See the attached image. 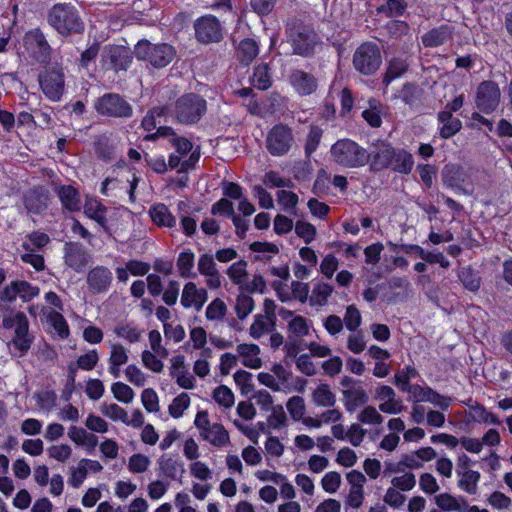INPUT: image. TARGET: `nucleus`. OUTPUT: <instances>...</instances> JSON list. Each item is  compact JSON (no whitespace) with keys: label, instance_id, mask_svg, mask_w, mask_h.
<instances>
[{"label":"nucleus","instance_id":"nucleus-40","mask_svg":"<svg viewBox=\"0 0 512 512\" xmlns=\"http://www.w3.org/2000/svg\"><path fill=\"white\" fill-rule=\"evenodd\" d=\"M199 157L200 153L198 151L191 152L188 158H185L175 152L169 157V166L171 168H178L179 172H184L194 167L195 163L199 160Z\"/></svg>","mask_w":512,"mask_h":512},{"label":"nucleus","instance_id":"nucleus-15","mask_svg":"<svg viewBox=\"0 0 512 512\" xmlns=\"http://www.w3.org/2000/svg\"><path fill=\"white\" fill-rule=\"evenodd\" d=\"M346 479L349 484L346 505L353 509H358L364 502V486L367 479L365 475L358 470H352L347 473Z\"/></svg>","mask_w":512,"mask_h":512},{"label":"nucleus","instance_id":"nucleus-32","mask_svg":"<svg viewBox=\"0 0 512 512\" xmlns=\"http://www.w3.org/2000/svg\"><path fill=\"white\" fill-rule=\"evenodd\" d=\"M439 132L442 138H450L458 133L462 128L461 121L453 117L448 110H443L438 114Z\"/></svg>","mask_w":512,"mask_h":512},{"label":"nucleus","instance_id":"nucleus-47","mask_svg":"<svg viewBox=\"0 0 512 512\" xmlns=\"http://www.w3.org/2000/svg\"><path fill=\"white\" fill-rule=\"evenodd\" d=\"M369 107L362 112L365 121L372 127H379L382 123L381 104L376 99H369Z\"/></svg>","mask_w":512,"mask_h":512},{"label":"nucleus","instance_id":"nucleus-19","mask_svg":"<svg viewBox=\"0 0 512 512\" xmlns=\"http://www.w3.org/2000/svg\"><path fill=\"white\" fill-rule=\"evenodd\" d=\"M29 312L33 316L43 314L60 338L65 339L69 336L68 324L60 312L56 310L46 311L43 307L39 308L38 306H31Z\"/></svg>","mask_w":512,"mask_h":512},{"label":"nucleus","instance_id":"nucleus-56","mask_svg":"<svg viewBox=\"0 0 512 512\" xmlns=\"http://www.w3.org/2000/svg\"><path fill=\"white\" fill-rule=\"evenodd\" d=\"M254 300L251 296L240 293L236 298L235 311L240 320L245 319L254 310Z\"/></svg>","mask_w":512,"mask_h":512},{"label":"nucleus","instance_id":"nucleus-18","mask_svg":"<svg viewBox=\"0 0 512 512\" xmlns=\"http://www.w3.org/2000/svg\"><path fill=\"white\" fill-rule=\"evenodd\" d=\"M289 83L294 91L301 96H308L317 89V79L302 70H295L289 75Z\"/></svg>","mask_w":512,"mask_h":512},{"label":"nucleus","instance_id":"nucleus-6","mask_svg":"<svg viewBox=\"0 0 512 512\" xmlns=\"http://www.w3.org/2000/svg\"><path fill=\"white\" fill-rule=\"evenodd\" d=\"M381 61L379 48L373 43L362 44L354 53V67L365 75H370L377 71Z\"/></svg>","mask_w":512,"mask_h":512},{"label":"nucleus","instance_id":"nucleus-3","mask_svg":"<svg viewBox=\"0 0 512 512\" xmlns=\"http://www.w3.org/2000/svg\"><path fill=\"white\" fill-rule=\"evenodd\" d=\"M135 55L138 59L148 61L156 68H163L174 59L175 50L166 43L152 44L147 40H142L135 47Z\"/></svg>","mask_w":512,"mask_h":512},{"label":"nucleus","instance_id":"nucleus-11","mask_svg":"<svg viewBox=\"0 0 512 512\" xmlns=\"http://www.w3.org/2000/svg\"><path fill=\"white\" fill-rule=\"evenodd\" d=\"M96 110L107 116L129 117L132 114L131 106L117 94H107L98 99Z\"/></svg>","mask_w":512,"mask_h":512},{"label":"nucleus","instance_id":"nucleus-46","mask_svg":"<svg viewBox=\"0 0 512 512\" xmlns=\"http://www.w3.org/2000/svg\"><path fill=\"white\" fill-rule=\"evenodd\" d=\"M450 38V31L447 26L433 29L423 36V44L429 47H435L444 44Z\"/></svg>","mask_w":512,"mask_h":512},{"label":"nucleus","instance_id":"nucleus-33","mask_svg":"<svg viewBox=\"0 0 512 512\" xmlns=\"http://www.w3.org/2000/svg\"><path fill=\"white\" fill-rule=\"evenodd\" d=\"M114 334L129 344H135L142 339L144 330L134 323H118L114 329Z\"/></svg>","mask_w":512,"mask_h":512},{"label":"nucleus","instance_id":"nucleus-14","mask_svg":"<svg viewBox=\"0 0 512 512\" xmlns=\"http://www.w3.org/2000/svg\"><path fill=\"white\" fill-rule=\"evenodd\" d=\"M197 39L202 43L218 42L222 38V27L214 16H203L195 23Z\"/></svg>","mask_w":512,"mask_h":512},{"label":"nucleus","instance_id":"nucleus-45","mask_svg":"<svg viewBox=\"0 0 512 512\" xmlns=\"http://www.w3.org/2000/svg\"><path fill=\"white\" fill-rule=\"evenodd\" d=\"M213 400L224 409H230L235 404V395L226 385H220L213 390Z\"/></svg>","mask_w":512,"mask_h":512},{"label":"nucleus","instance_id":"nucleus-1","mask_svg":"<svg viewBox=\"0 0 512 512\" xmlns=\"http://www.w3.org/2000/svg\"><path fill=\"white\" fill-rule=\"evenodd\" d=\"M332 159L340 166L359 168L370 159L367 150L351 139H340L331 147Z\"/></svg>","mask_w":512,"mask_h":512},{"label":"nucleus","instance_id":"nucleus-37","mask_svg":"<svg viewBox=\"0 0 512 512\" xmlns=\"http://www.w3.org/2000/svg\"><path fill=\"white\" fill-rule=\"evenodd\" d=\"M291 316V319L288 322V331L294 337H304L309 335L312 330L311 323L304 317L299 315H293L292 312L287 313Z\"/></svg>","mask_w":512,"mask_h":512},{"label":"nucleus","instance_id":"nucleus-10","mask_svg":"<svg viewBox=\"0 0 512 512\" xmlns=\"http://www.w3.org/2000/svg\"><path fill=\"white\" fill-rule=\"evenodd\" d=\"M408 394V400L413 403L428 402L442 410H447L451 404V399L440 395L428 386H420L417 384L409 388H405Z\"/></svg>","mask_w":512,"mask_h":512},{"label":"nucleus","instance_id":"nucleus-62","mask_svg":"<svg viewBox=\"0 0 512 512\" xmlns=\"http://www.w3.org/2000/svg\"><path fill=\"white\" fill-rule=\"evenodd\" d=\"M189 472L192 477L200 480V481H209L213 478V472L207 465V463L203 461H193L189 465Z\"/></svg>","mask_w":512,"mask_h":512},{"label":"nucleus","instance_id":"nucleus-31","mask_svg":"<svg viewBox=\"0 0 512 512\" xmlns=\"http://www.w3.org/2000/svg\"><path fill=\"white\" fill-rule=\"evenodd\" d=\"M436 506L445 512H461L465 508L466 499L444 492L434 497Z\"/></svg>","mask_w":512,"mask_h":512},{"label":"nucleus","instance_id":"nucleus-39","mask_svg":"<svg viewBox=\"0 0 512 512\" xmlns=\"http://www.w3.org/2000/svg\"><path fill=\"white\" fill-rule=\"evenodd\" d=\"M274 324V320L268 318V316L257 314L249 328V334L253 339H259L268 333L274 327Z\"/></svg>","mask_w":512,"mask_h":512},{"label":"nucleus","instance_id":"nucleus-55","mask_svg":"<svg viewBox=\"0 0 512 512\" xmlns=\"http://www.w3.org/2000/svg\"><path fill=\"white\" fill-rule=\"evenodd\" d=\"M227 312V306L223 300L216 298L206 307L205 316L209 321L222 320Z\"/></svg>","mask_w":512,"mask_h":512},{"label":"nucleus","instance_id":"nucleus-23","mask_svg":"<svg viewBox=\"0 0 512 512\" xmlns=\"http://www.w3.org/2000/svg\"><path fill=\"white\" fill-rule=\"evenodd\" d=\"M65 264L76 272L82 271L89 263V255L84 248L77 243L65 244Z\"/></svg>","mask_w":512,"mask_h":512},{"label":"nucleus","instance_id":"nucleus-60","mask_svg":"<svg viewBox=\"0 0 512 512\" xmlns=\"http://www.w3.org/2000/svg\"><path fill=\"white\" fill-rule=\"evenodd\" d=\"M246 266L245 261H237L228 267L227 275L234 284L239 286L244 284L247 275Z\"/></svg>","mask_w":512,"mask_h":512},{"label":"nucleus","instance_id":"nucleus-35","mask_svg":"<svg viewBox=\"0 0 512 512\" xmlns=\"http://www.w3.org/2000/svg\"><path fill=\"white\" fill-rule=\"evenodd\" d=\"M413 165L414 160L412 155L406 150L402 149L395 151L392 162L389 165V167H391L393 170L399 173L408 174L411 172Z\"/></svg>","mask_w":512,"mask_h":512},{"label":"nucleus","instance_id":"nucleus-51","mask_svg":"<svg viewBox=\"0 0 512 512\" xmlns=\"http://www.w3.org/2000/svg\"><path fill=\"white\" fill-rule=\"evenodd\" d=\"M271 74L266 64L255 67L252 83L260 90H265L271 86Z\"/></svg>","mask_w":512,"mask_h":512},{"label":"nucleus","instance_id":"nucleus-12","mask_svg":"<svg viewBox=\"0 0 512 512\" xmlns=\"http://www.w3.org/2000/svg\"><path fill=\"white\" fill-rule=\"evenodd\" d=\"M500 101V90L496 83L492 81L482 82L476 92V106L484 113L493 112Z\"/></svg>","mask_w":512,"mask_h":512},{"label":"nucleus","instance_id":"nucleus-52","mask_svg":"<svg viewBox=\"0 0 512 512\" xmlns=\"http://www.w3.org/2000/svg\"><path fill=\"white\" fill-rule=\"evenodd\" d=\"M111 393L114 398L124 404H129L133 401L135 393L133 389L126 383L115 382L111 385Z\"/></svg>","mask_w":512,"mask_h":512},{"label":"nucleus","instance_id":"nucleus-64","mask_svg":"<svg viewBox=\"0 0 512 512\" xmlns=\"http://www.w3.org/2000/svg\"><path fill=\"white\" fill-rule=\"evenodd\" d=\"M128 382L137 387L145 386L148 376L135 364H130L124 371Z\"/></svg>","mask_w":512,"mask_h":512},{"label":"nucleus","instance_id":"nucleus-20","mask_svg":"<svg viewBox=\"0 0 512 512\" xmlns=\"http://www.w3.org/2000/svg\"><path fill=\"white\" fill-rule=\"evenodd\" d=\"M261 349L254 343H241L236 347L238 361L247 368L259 369L262 366Z\"/></svg>","mask_w":512,"mask_h":512},{"label":"nucleus","instance_id":"nucleus-54","mask_svg":"<svg viewBox=\"0 0 512 512\" xmlns=\"http://www.w3.org/2000/svg\"><path fill=\"white\" fill-rule=\"evenodd\" d=\"M357 419L359 422L367 425H380L384 421V417L381 415L374 406H365L358 414Z\"/></svg>","mask_w":512,"mask_h":512},{"label":"nucleus","instance_id":"nucleus-27","mask_svg":"<svg viewBox=\"0 0 512 512\" xmlns=\"http://www.w3.org/2000/svg\"><path fill=\"white\" fill-rule=\"evenodd\" d=\"M311 401L316 407L331 408L335 406L337 398L329 384L319 383L311 391Z\"/></svg>","mask_w":512,"mask_h":512},{"label":"nucleus","instance_id":"nucleus-30","mask_svg":"<svg viewBox=\"0 0 512 512\" xmlns=\"http://www.w3.org/2000/svg\"><path fill=\"white\" fill-rule=\"evenodd\" d=\"M149 215L152 222L158 227L174 228L176 226V217L165 204L152 205L149 209Z\"/></svg>","mask_w":512,"mask_h":512},{"label":"nucleus","instance_id":"nucleus-63","mask_svg":"<svg viewBox=\"0 0 512 512\" xmlns=\"http://www.w3.org/2000/svg\"><path fill=\"white\" fill-rule=\"evenodd\" d=\"M47 454L50 458L64 463L70 459L72 455V447L65 443L52 445L47 448Z\"/></svg>","mask_w":512,"mask_h":512},{"label":"nucleus","instance_id":"nucleus-50","mask_svg":"<svg viewBox=\"0 0 512 512\" xmlns=\"http://www.w3.org/2000/svg\"><path fill=\"white\" fill-rule=\"evenodd\" d=\"M99 360V356L96 350H90L87 353L78 357L75 364H70L69 370L71 372L76 369H82L85 371L92 370Z\"/></svg>","mask_w":512,"mask_h":512},{"label":"nucleus","instance_id":"nucleus-61","mask_svg":"<svg viewBox=\"0 0 512 512\" xmlns=\"http://www.w3.org/2000/svg\"><path fill=\"white\" fill-rule=\"evenodd\" d=\"M233 379L242 394H248L254 388L253 375H252V373H250L246 370H242V369L237 370L233 375Z\"/></svg>","mask_w":512,"mask_h":512},{"label":"nucleus","instance_id":"nucleus-41","mask_svg":"<svg viewBox=\"0 0 512 512\" xmlns=\"http://www.w3.org/2000/svg\"><path fill=\"white\" fill-rule=\"evenodd\" d=\"M84 213L100 225L106 222V208L96 199L88 198L84 205Z\"/></svg>","mask_w":512,"mask_h":512},{"label":"nucleus","instance_id":"nucleus-16","mask_svg":"<svg viewBox=\"0 0 512 512\" xmlns=\"http://www.w3.org/2000/svg\"><path fill=\"white\" fill-rule=\"evenodd\" d=\"M197 269L200 275L205 278V284L209 289H218L222 285V277L216 267L213 255L202 254L197 263Z\"/></svg>","mask_w":512,"mask_h":512},{"label":"nucleus","instance_id":"nucleus-8","mask_svg":"<svg viewBox=\"0 0 512 512\" xmlns=\"http://www.w3.org/2000/svg\"><path fill=\"white\" fill-rule=\"evenodd\" d=\"M3 324L6 328L14 329L13 345L24 354L31 345V337L28 333L29 324L28 320L22 312L4 318Z\"/></svg>","mask_w":512,"mask_h":512},{"label":"nucleus","instance_id":"nucleus-38","mask_svg":"<svg viewBox=\"0 0 512 512\" xmlns=\"http://www.w3.org/2000/svg\"><path fill=\"white\" fill-rule=\"evenodd\" d=\"M191 405V398L188 393L182 392L174 397L168 406V413L174 419L183 417Z\"/></svg>","mask_w":512,"mask_h":512},{"label":"nucleus","instance_id":"nucleus-57","mask_svg":"<svg viewBox=\"0 0 512 512\" xmlns=\"http://www.w3.org/2000/svg\"><path fill=\"white\" fill-rule=\"evenodd\" d=\"M88 472L82 459L75 465L69 468L68 484L73 488H79L87 478Z\"/></svg>","mask_w":512,"mask_h":512},{"label":"nucleus","instance_id":"nucleus-43","mask_svg":"<svg viewBox=\"0 0 512 512\" xmlns=\"http://www.w3.org/2000/svg\"><path fill=\"white\" fill-rule=\"evenodd\" d=\"M59 197L62 205L70 210L77 211L80 209V198L77 190L71 186H63L59 190Z\"/></svg>","mask_w":512,"mask_h":512},{"label":"nucleus","instance_id":"nucleus-21","mask_svg":"<svg viewBox=\"0 0 512 512\" xmlns=\"http://www.w3.org/2000/svg\"><path fill=\"white\" fill-rule=\"evenodd\" d=\"M112 278V273L108 268L97 266L89 271L87 284L93 293H104L109 289Z\"/></svg>","mask_w":512,"mask_h":512},{"label":"nucleus","instance_id":"nucleus-25","mask_svg":"<svg viewBox=\"0 0 512 512\" xmlns=\"http://www.w3.org/2000/svg\"><path fill=\"white\" fill-rule=\"evenodd\" d=\"M395 151L396 150L388 143L378 142L374 144L373 150L369 153L371 158V167L373 169L389 167Z\"/></svg>","mask_w":512,"mask_h":512},{"label":"nucleus","instance_id":"nucleus-49","mask_svg":"<svg viewBox=\"0 0 512 512\" xmlns=\"http://www.w3.org/2000/svg\"><path fill=\"white\" fill-rule=\"evenodd\" d=\"M469 417L478 423H485V424H495L498 425L500 423L497 416H495L493 413L486 410L481 405H475L472 406L469 409Z\"/></svg>","mask_w":512,"mask_h":512},{"label":"nucleus","instance_id":"nucleus-2","mask_svg":"<svg viewBox=\"0 0 512 512\" xmlns=\"http://www.w3.org/2000/svg\"><path fill=\"white\" fill-rule=\"evenodd\" d=\"M194 426L198 430L200 439L211 446L221 449L230 444L228 430L221 423L211 422L208 411L200 410L196 413Z\"/></svg>","mask_w":512,"mask_h":512},{"label":"nucleus","instance_id":"nucleus-44","mask_svg":"<svg viewBox=\"0 0 512 512\" xmlns=\"http://www.w3.org/2000/svg\"><path fill=\"white\" fill-rule=\"evenodd\" d=\"M288 419L282 405H274L267 417V426L272 430H281L287 427Z\"/></svg>","mask_w":512,"mask_h":512},{"label":"nucleus","instance_id":"nucleus-36","mask_svg":"<svg viewBox=\"0 0 512 512\" xmlns=\"http://www.w3.org/2000/svg\"><path fill=\"white\" fill-rule=\"evenodd\" d=\"M457 475L459 477L458 487L468 494H475L480 480V473L475 470H463L457 473Z\"/></svg>","mask_w":512,"mask_h":512},{"label":"nucleus","instance_id":"nucleus-7","mask_svg":"<svg viewBox=\"0 0 512 512\" xmlns=\"http://www.w3.org/2000/svg\"><path fill=\"white\" fill-rule=\"evenodd\" d=\"M293 142L292 130L286 125L278 124L269 131L266 147L273 156H283L289 152Z\"/></svg>","mask_w":512,"mask_h":512},{"label":"nucleus","instance_id":"nucleus-28","mask_svg":"<svg viewBox=\"0 0 512 512\" xmlns=\"http://www.w3.org/2000/svg\"><path fill=\"white\" fill-rule=\"evenodd\" d=\"M343 403L345 409L352 413L357 410L358 407L365 405L369 396L367 392L360 386H353L342 391Z\"/></svg>","mask_w":512,"mask_h":512},{"label":"nucleus","instance_id":"nucleus-59","mask_svg":"<svg viewBox=\"0 0 512 512\" xmlns=\"http://www.w3.org/2000/svg\"><path fill=\"white\" fill-rule=\"evenodd\" d=\"M50 241L49 236L43 232H33L27 236V239L23 243V247L26 251H34L41 249L46 246Z\"/></svg>","mask_w":512,"mask_h":512},{"label":"nucleus","instance_id":"nucleus-58","mask_svg":"<svg viewBox=\"0 0 512 512\" xmlns=\"http://www.w3.org/2000/svg\"><path fill=\"white\" fill-rule=\"evenodd\" d=\"M100 412L112 421L126 422L127 411L116 403H102Z\"/></svg>","mask_w":512,"mask_h":512},{"label":"nucleus","instance_id":"nucleus-48","mask_svg":"<svg viewBox=\"0 0 512 512\" xmlns=\"http://www.w3.org/2000/svg\"><path fill=\"white\" fill-rule=\"evenodd\" d=\"M286 408L293 421L301 422L305 417L306 406L304 399L300 396H292L286 403Z\"/></svg>","mask_w":512,"mask_h":512},{"label":"nucleus","instance_id":"nucleus-26","mask_svg":"<svg viewBox=\"0 0 512 512\" xmlns=\"http://www.w3.org/2000/svg\"><path fill=\"white\" fill-rule=\"evenodd\" d=\"M27 49L40 61H46L50 47L42 33L38 30L31 31L25 36Z\"/></svg>","mask_w":512,"mask_h":512},{"label":"nucleus","instance_id":"nucleus-42","mask_svg":"<svg viewBox=\"0 0 512 512\" xmlns=\"http://www.w3.org/2000/svg\"><path fill=\"white\" fill-rule=\"evenodd\" d=\"M189 340L194 349L202 350L201 356H211V349L205 347L207 344V333L202 327L192 328L189 333Z\"/></svg>","mask_w":512,"mask_h":512},{"label":"nucleus","instance_id":"nucleus-24","mask_svg":"<svg viewBox=\"0 0 512 512\" xmlns=\"http://www.w3.org/2000/svg\"><path fill=\"white\" fill-rule=\"evenodd\" d=\"M291 43L296 54L307 56L314 51L316 35L309 29H303L291 36Z\"/></svg>","mask_w":512,"mask_h":512},{"label":"nucleus","instance_id":"nucleus-17","mask_svg":"<svg viewBox=\"0 0 512 512\" xmlns=\"http://www.w3.org/2000/svg\"><path fill=\"white\" fill-rule=\"evenodd\" d=\"M208 300V293L205 288H199L194 282H187L182 290L181 305L184 308H195L201 310Z\"/></svg>","mask_w":512,"mask_h":512},{"label":"nucleus","instance_id":"nucleus-4","mask_svg":"<svg viewBox=\"0 0 512 512\" xmlns=\"http://www.w3.org/2000/svg\"><path fill=\"white\" fill-rule=\"evenodd\" d=\"M48 20L60 34L80 32L83 29V23L77 10L70 4L54 5L49 13Z\"/></svg>","mask_w":512,"mask_h":512},{"label":"nucleus","instance_id":"nucleus-53","mask_svg":"<svg viewBox=\"0 0 512 512\" xmlns=\"http://www.w3.org/2000/svg\"><path fill=\"white\" fill-rule=\"evenodd\" d=\"M141 403L148 413L160 411V400L157 392L152 388H146L141 392Z\"/></svg>","mask_w":512,"mask_h":512},{"label":"nucleus","instance_id":"nucleus-22","mask_svg":"<svg viewBox=\"0 0 512 512\" xmlns=\"http://www.w3.org/2000/svg\"><path fill=\"white\" fill-rule=\"evenodd\" d=\"M109 348L108 372L114 378H118L121 374L122 366L129 361L128 350L119 342H110Z\"/></svg>","mask_w":512,"mask_h":512},{"label":"nucleus","instance_id":"nucleus-9","mask_svg":"<svg viewBox=\"0 0 512 512\" xmlns=\"http://www.w3.org/2000/svg\"><path fill=\"white\" fill-rule=\"evenodd\" d=\"M40 86L43 93L52 101H59L64 92V78L61 67L46 69L40 76Z\"/></svg>","mask_w":512,"mask_h":512},{"label":"nucleus","instance_id":"nucleus-13","mask_svg":"<svg viewBox=\"0 0 512 512\" xmlns=\"http://www.w3.org/2000/svg\"><path fill=\"white\" fill-rule=\"evenodd\" d=\"M375 400L379 402V411L385 414H401L405 408L403 401L397 397L394 389L387 385L376 387Z\"/></svg>","mask_w":512,"mask_h":512},{"label":"nucleus","instance_id":"nucleus-34","mask_svg":"<svg viewBox=\"0 0 512 512\" xmlns=\"http://www.w3.org/2000/svg\"><path fill=\"white\" fill-rule=\"evenodd\" d=\"M195 265V254L190 249H185L179 253L176 261L178 274L182 278H194L196 276L193 271Z\"/></svg>","mask_w":512,"mask_h":512},{"label":"nucleus","instance_id":"nucleus-29","mask_svg":"<svg viewBox=\"0 0 512 512\" xmlns=\"http://www.w3.org/2000/svg\"><path fill=\"white\" fill-rule=\"evenodd\" d=\"M68 437L75 445L89 451L94 450L98 445V437L81 427L71 426L68 430Z\"/></svg>","mask_w":512,"mask_h":512},{"label":"nucleus","instance_id":"nucleus-5","mask_svg":"<svg viewBox=\"0 0 512 512\" xmlns=\"http://www.w3.org/2000/svg\"><path fill=\"white\" fill-rule=\"evenodd\" d=\"M206 111V101L198 95L187 94L176 103V117L181 123H194Z\"/></svg>","mask_w":512,"mask_h":512}]
</instances>
